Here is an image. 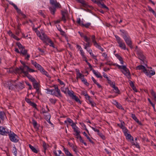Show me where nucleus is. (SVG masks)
I'll return each instance as SVG.
<instances>
[{
	"mask_svg": "<svg viewBox=\"0 0 156 156\" xmlns=\"http://www.w3.org/2000/svg\"><path fill=\"white\" fill-rule=\"evenodd\" d=\"M120 68L119 69H121V71L129 79H131V74L128 69L127 68L126 66H119Z\"/></svg>",
	"mask_w": 156,
	"mask_h": 156,
	"instance_id": "1",
	"label": "nucleus"
},
{
	"mask_svg": "<svg viewBox=\"0 0 156 156\" xmlns=\"http://www.w3.org/2000/svg\"><path fill=\"white\" fill-rule=\"evenodd\" d=\"M55 89L48 90V92H51V94L53 95H55L57 97H62V95L60 93V90L58 88L57 86L54 85Z\"/></svg>",
	"mask_w": 156,
	"mask_h": 156,
	"instance_id": "2",
	"label": "nucleus"
},
{
	"mask_svg": "<svg viewBox=\"0 0 156 156\" xmlns=\"http://www.w3.org/2000/svg\"><path fill=\"white\" fill-rule=\"evenodd\" d=\"M40 37L44 42L47 43H49L50 46L54 48V43L46 35L43 34L42 36H40Z\"/></svg>",
	"mask_w": 156,
	"mask_h": 156,
	"instance_id": "3",
	"label": "nucleus"
},
{
	"mask_svg": "<svg viewBox=\"0 0 156 156\" xmlns=\"http://www.w3.org/2000/svg\"><path fill=\"white\" fill-rule=\"evenodd\" d=\"M115 37L117 42L119 44V46L121 48L124 50L126 49V46L124 43L120 39V37L117 35H115Z\"/></svg>",
	"mask_w": 156,
	"mask_h": 156,
	"instance_id": "4",
	"label": "nucleus"
},
{
	"mask_svg": "<svg viewBox=\"0 0 156 156\" xmlns=\"http://www.w3.org/2000/svg\"><path fill=\"white\" fill-rule=\"evenodd\" d=\"M105 0H98V7L108 11L109 9L105 4Z\"/></svg>",
	"mask_w": 156,
	"mask_h": 156,
	"instance_id": "5",
	"label": "nucleus"
},
{
	"mask_svg": "<svg viewBox=\"0 0 156 156\" xmlns=\"http://www.w3.org/2000/svg\"><path fill=\"white\" fill-rule=\"evenodd\" d=\"M10 139L11 141L15 143H17L19 141L18 136L14 133L9 134Z\"/></svg>",
	"mask_w": 156,
	"mask_h": 156,
	"instance_id": "6",
	"label": "nucleus"
},
{
	"mask_svg": "<svg viewBox=\"0 0 156 156\" xmlns=\"http://www.w3.org/2000/svg\"><path fill=\"white\" fill-rule=\"evenodd\" d=\"M124 40L126 42V44L131 48H133V47L132 45V42L130 38L128 37L126 35L123 37Z\"/></svg>",
	"mask_w": 156,
	"mask_h": 156,
	"instance_id": "7",
	"label": "nucleus"
},
{
	"mask_svg": "<svg viewBox=\"0 0 156 156\" xmlns=\"http://www.w3.org/2000/svg\"><path fill=\"white\" fill-rule=\"evenodd\" d=\"M136 54L139 58L141 60L143 61L144 62V61L145 58V57L143 55L142 51L140 50H137L136 51Z\"/></svg>",
	"mask_w": 156,
	"mask_h": 156,
	"instance_id": "8",
	"label": "nucleus"
},
{
	"mask_svg": "<svg viewBox=\"0 0 156 156\" xmlns=\"http://www.w3.org/2000/svg\"><path fill=\"white\" fill-rule=\"evenodd\" d=\"M50 3L51 5L54 6V8H61L60 4L56 0H50Z\"/></svg>",
	"mask_w": 156,
	"mask_h": 156,
	"instance_id": "9",
	"label": "nucleus"
},
{
	"mask_svg": "<svg viewBox=\"0 0 156 156\" xmlns=\"http://www.w3.org/2000/svg\"><path fill=\"white\" fill-rule=\"evenodd\" d=\"M61 12L62 15L61 20L63 21L64 23H66V18L68 16L67 11V10H61Z\"/></svg>",
	"mask_w": 156,
	"mask_h": 156,
	"instance_id": "10",
	"label": "nucleus"
},
{
	"mask_svg": "<svg viewBox=\"0 0 156 156\" xmlns=\"http://www.w3.org/2000/svg\"><path fill=\"white\" fill-rule=\"evenodd\" d=\"M9 133L7 129L3 126H0V134L2 135H6Z\"/></svg>",
	"mask_w": 156,
	"mask_h": 156,
	"instance_id": "11",
	"label": "nucleus"
},
{
	"mask_svg": "<svg viewBox=\"0 0 156 156\" xmlns=\"http://www.w3.org/2000/svg\"><path fill=\"white\" fill-rule=\"evenodd\" d=\"M33 86L34 88L36 90V93L39 94L40 91L39 90L40 85V84L36 82L33 83Z\"/></svg>",
	"mask_w": 156,
	"mask_h": 156,
	"instance_id": "12",
	"label": "nucleus"
},
{
	"mask_svg": "<svg viewBox=\"0 0 156 156\" xmlns=\"http://www.w3.org/2000/svg\"><path fill=\"white\" fill-rule=\"evenodd\" d=\"M136 69H138L139 70L142 69L143 72L145 73L148 76L149 74V73L148 72V71L143 66L139 65L136 67Z\"/></svg>",
	"mask_w": 156,
	"mask_h": 156,
	"instance_id": "13",
	"label": "nucleus"
},
{
	"mask_svg": "<svg viewBox=\"0 0 156 156\" xmlns=\"http://www.w3.org/2000/svg\"><path fill=\"white\" fill-rule=\"evenodd\" d=\"M16 81V80L15 81L11 80L10 81L7 82V84L9 87V89H12L13 88V86H14L15 87H16L18 86L17 84H15L14 83Z\"/></svg>",
	"mask_w": 156,
	"mask_h": 156,
	"instance_id": "14",
	"label": "nucleus"
},
{
	"mask_svg": "<svg viewBox=\"0 0 156 156\" xmlns=\"http://www.w3.org/2000/svg\"><path fill=\"white\" fill-rule=\"evenodd\" d=\"M24 75L27 76V78L32 82H36V80L35 79L33 78L31 75L29 74L27 71H26L25 72H24Z\"/></svg>",
	"mask_w": 156,
	"mask_h": 156,
	"instance_id": "15",
	"label": "nucleus"
},
{
	"mask_svg": "<svg viewBox=\"0 0 156 156\" xmlns=\"http://www.w3.org/2000/svg\"><path fill=\"white\" fill-rule=\"evenodd\" d=\"M15 72L16 73H18L21 74L22 73H23L24 74V72H25L26 71H24V69L23 68L22 66L20 67L19 68H16L14 70Z\"/></svg>",
	"mask_w": 156,
	"mask_h": 156,
	"instance_id": "16",
	"label": "nucleus"
},
{
	"mask_svg": "<svg viewBox=\"0 0 156 156\" xmlns=\"http://www.w3.org/2000/svg\"><path fill=\"white\" fill-rule=\"evenodd\" d=\"M25 100L30 105L32 106L33 107L36 108H37V105L35 103H34L32 102L30 99L25 98Z\"/></svg>",
	"mask_w": 156,
	"mask_h": 156,
	"instance_id": "17",
	"label": "nucleus"
},
{
	"mask_svg": "<svg viewBox=\"0 0 156 156\" xmlns=\"http://www.w3.org/2000/svg\"><path fill=\"white\" fill-rule=\"evenodd\" d=\"M131 117L139 125H142V124L139 121L136 117L135 115L133 114H131Z\"/></svg>",
	"mask_w": 156,
	"mask_h": 156,
	"instance_id": "18",
	"label": "nucleus"
},
{
	"mask_svg": "<svg viewBox=\"0 0 156 156\" xmlns=\"http://www.w3.org/2000/svg\"><path fill=\"white\" fill-rule=\"evenodd\" d=\"M62 147L63 148L64 151L67 156H73V155L69 152L67 149L65 148L64 146H62Z\"/></svg>",
	"mask_w": 156,
	"mask_h": 156,
	"instance_id": "19",
	"label": "nucleus"
},
{
	"mask_svg": "<svg viewBox=\"0 0 156 156\" xmlns=\"http://www.w3.org/2000/svg\"><path fill=\"white\" fill-rule=\"evenodd\" d=\"M9 4L13 6L14 8L16 10L17 12L18 13H20L21 14V13H22L21 12V10L20 9H19L17 7V6L16 5H15L14 3H13L12 2H9Z\"/></svg>",
	"mask_w": 156,
	"mask_h": 156,
	"instance_id": "20",
	"label": "nucleus"
},
{
	"mask_svg": "<svg viewBox=\"0 0 156 156\" xmlns=\"http://www.w3.org/2000/svg\"><path fill=\"white\" fill-rule=\"evenodd\" d=\"M30 148L31 149L33 152L35 153H37L38 152V150H37L36 148L33 146L31 144H29Z\"/></svg>",
	"mask_w": 156,
	"mask_h": 156,
	"instance_id": "21",
	"label": "nucleus"
},
{
	"mask_svg": "<svg viewBox=\"0 0 156 156\" xmlns=\"http://www.w3.org/2000/svg\"><path fill=\"white\" fill-rule=\"evenodd\" d=\"M115 56L120 61V63L122 65H123L124 63V61H123V58L122 57L119 55L118 54H116L115 55Z\"/></svg>",
	"mask_w": 156,
	"mask_h": 156,
	"instance_id": "22",
	"label": "nucleus"
},
{
	"mask_svg": "<svg viewBox=\"0 0 156 156\" xmlns=\"http://www.w3.org/2000/svg\"><path fill=\"white\" fill-rule=\"evenodd\" d=\"M104 132L101 133L100 132V130L98 129V135L103 140L105 139V137L104 134Z\"/></svg>",
	"mask_w": 156,
	"mask_h": 156,
	"instance_id": "23",
	"label": "nucleus"
},
{
	"mask_svg": "<svg viewBox=\"0 0 156 156\" xmlns=\"http://www.w3.org/2000/svg\"><path fill=\"white\" fill-rule=\"evenodd\" d=\"M73 129L74 131L76 133V134H75L76 136H80V132L77 129L78 128L76 126H75L73 128Z\"/></svg>",
	"mask_w": 156,
	"mask_h": 156,
	"instance_id": "24",
	"label": "nucleus"
},
{
	"mask_svg": "<svg viewBox=\"0 0 156 156\" xmlns=\"http://www.w3.org/2000/svg\"><path fill=\"white\" fill-rule=\"evenodd\" d=\"M112 87L114 89V92L118 94L120 93V91L118 87H116L115 85H112Z\"/></svg>",
	"mask_w": 156,
	"mask_h": 156,
	"instance_id": "25",
	"label": "nucleus"
},
{
	"mask_svg": "<svg viewBox=\"0 0 156 156\" xmlns=\"http://www.w3.org/2000/svg\"><path fill=\"white\" fill-rule=\"evenodd\" d=\"M32 124L35 128L37 129H39L38 127L37 126V122L34 119H32Z\"/></svg>",
	"mask_w": 156,
	"mask_h": 156,
	"instance_id": "26",
	"label": "nucleus"
},
{
	"mask_svg": "<svg viewBox=\"0 0 156 156\" xmlns=\"http://www.w3.org/2000/svg\"><path fill=\"white\" fill-rule=\"evenodd\" d=\"M27 53V50L25 49L24 48L22 49L20 52V54H22L23 56H26Z\"/></svg>",
	"mask_w": 156,
	"mask_h": 156,
	"instance_id": "27",
	"label": "nucleus"
},
{
	"mask_svg": "<svg viewBox=\"0 0 156 156\" xmlns=\"http://www.w3.org/2000/svg\"><path fill=\"white\" fill-rule=\"evenodd\" d=\"M76 78L78 79V78L80 79L81 80L82 79V78L84 77V76L81 73L79 72H78L76 74Z\"/></svg>",
	"mask_w": 156,
	"mask_h": 156,
	"instance_id": "28",
	"label": "nucleus"
},
{
	"mask_svg": "<svg viewBox=\"0 0 156 156\" xmlns=\"http://www.w3.org/2000/svg\"><path fill=\"white\" fill-rule=\"evenodd\" d=\"M72 98L76 102H79L81 104V102L79 98L76 96V95H73V96L72 97Z\"/></svg>",
	"mask_w": 156,
	"mask_h": 156,
	"instance_id": "29",
	"label": "nucleus"
},
{
	"mask_svg": "<svg viewBox=\"0 0 156 156\" xmlns=\"http://www.w3.org/2000/svg\"><path fill=\"white\" fill-rule=\"evenodd\" d=\"M125 136H126V139L129 140H133V137L131 136V135L130 134L128 133L126 134V135H125Z\"/></svg>",
	"mask_w": 156,
	"mask_h": 156,
	"instance_id": "30",
	"label": "nucleus"
},
{
	"mask_svg": "<svg viewBox=\"0 0 156 156\" xmlns=\"http://www.w3.org/2000/svg\"><path fill=\"white\" fill-rule=\"evenodd\" d=\"M49 9L51 14L54 15L56 10V8L54 7H50Z\"/></svg>",
	"mask_w": 156,
	"mask_h": 156,
	"instance_id": "31",
	"label": "nucleus"
},
{
	"mask_svg": "<svg viewBox=\"0 0 156 156\" xmlns=\"http://www.w3.org/2000/svg\"><path fill=\"white\" fill-rule=\"evenodd\" d=\"M5 115V113L4 112L1 111L0 112V118L1 119L4 120V117Z\"/></svg>",
	"mask_w": 156,
	"mask_h": 156,
	"instance_id": "32",
	"label": "nucleus"
},
{
	"mask_svg": "<svg viewBox=\"0 0 156 156\" xmlns=\"http://www.w3.org/2000/svg\"><path fill=\"white\" fill-rule=\"evenodd\" d=\"M78 2L82 4L83 6H85L87 5L85 1L84 0H76Z\"/></svg>",
	"mask_w": 156,
	"mask_h": 156,
	"instance_id": "33",
	"label": "nucleus"
},
{
	"mask_svg": "<svg viewBox=\"0 0 156 156\" xmlns=\"http://www.w3.org/2000/svg\"><path fill=\"white\" fill-rule=\"evenodd\" d=\"M95 37L94 35H93L91 37L92 42L94 43V45L97 47L98 45L96 41L95 40Z\"/></svg>",
	"mask_w": 156,
	"mask_h": 156,
	"instance_id": "34",
	"label": "nucleus"
},
{
	"mask_svg": "<svg viewBox=\"0 0 156 156\" xmlns=\"http://www.w3.org/2000/svg\"><path fill=\"white\" fill-rule=\"evenodd\" d=\"M83 134L85 136H86V137H87V139L88 140H89V141L91 143H93V141L92 140L90 139V138L88 136V135H87V134L85 133V132H83Z\"/></svg>",
	"mask_w": 156,
	"mask_h": 156,
	"instance_id": "35",
	"label": "nucleus"
},
{
	"mask_svg": "<svg viewBox=\"0 0 156 156\" xmlns=\"http://www.w3.org/2000/svg\"><path fill=\"white\" fill-rule=\"evenodd\" d=\"M151 93L152 96L154 98V100L156 101V95L155 92L152 90Z\"/></svg>",
	"mask_w": 156,
	"mask_h": 156,
	"instance_id": "36",
	"label": "nucleus"
},
{
	"mask_svg": "<svg viewBox=\"0 0 156 156\" xmlns=\"http://www.w3.org/2000/svg\"><path fill=\"white\" fill-rule=\"evenodd\" d=\"M83 83L87 86H88L89 83H88L87 81V80L86 79L84 78V77L82 78L81 79Z\"/></svg>",
	"mask_w": 156,
	"mask_h": 156,
	"instance_id": "37",
	"label": "nucleus"
},
{
	"mask_svg": "<svg viewBox=\"0 0 156 156\" xmlns=\"http://www.w3.org/2000/svg\"><path fill=\"white\" fill-rule=\"evenodd\" d=\"M36 68H37L38 70H40V71L41 72L42 70H43V68L39 64H37V67Z\"/></svg>",
	"mask_w": 156,
	"mask_h": 156,
	"instance_id": "38",
	"label": "nucleus"
},
{
	"mask_svg": "<svg viewBox=\"0 0 156 156\" xmlns=\"http://www.w3.org/2000/svg\"><path fill=\"white\" fill-rule=\"evenodd\" d=\"M17 45L18 46L20 49L22 50L24 47H23L22 45L20 42H18L16 43Z\"/></svg>",
	"mask_w": 156,
	"mask_h": 156,
	"instance_id": "39",
	"label": "nucleus"
},
{
	"mask_svg": "<svg viewBox=\"0 0 156 156\" xmlns=\"http://www.w3.org/2000/svg\"><path fill=\"white\" fill-rule=\"evenodd\" d=\"M12 151L13 153L14 154L15 156H16L17 154V149L15 147H13Z\"/></svg>",
	"mask_w": 156,
	"mask_h": 156,
	"instance_id": "40",
	"label": "nucleus"
},
{
	"mask_svg": "<svg viewBox=\"0 0 156 156\" xmlns=\"http://www.w3.org/2000/svg\"><path fill=\"white\" fill-rule=\"evenodd\" d=\"M42 74L44 75H46L48 77H49V76L48 74V73L45 70L43 69V70H42V72H41Z\"/></svg>",
	"mask_w": 156,
	"mask_h": 156,
	"instance_id": "41",
	"label": "nucleus"
},
{
	"mask_svg": "<svg viewBox=\"0 0 156 156\" xmlns=\"http://www.w3.org/2000/svg\"><path fill=\"white\" fill-rule=\"evenodd\" d=\"M49 101L52 104H55L57 101V100L51 98L50 99Z\"/></svg>",
	"mask_w": 156,
	"mask_h": 156,
	"instance_id": "42",
	"label": "nucleus"
},
{
	"mask_svg": "<svg viewBox=\"0 0 156 156\" xmlns=\"http://www.w3.org/2000/svg\"><path fill=\"white\" fill-rule=\"evenodd\" d=\"M46 108H47V111H45V110L44 108H42V112L43 113H47V112H48L49 111V109L48 108L47 106H46Z\"/></svg>",
	"mask_w": 156,
	"mask_h": 156,
	"instance_id": "43",
	"label": "nucleus"
},
{
	"mask_svg": "<svg viewBox=\"0 0 156 156\" xmlns=\"http://www.w3.org/2000/svg\"><path fill=\"white\" fill-rule=\"evenodd\" d=\"M84 40L87 42H89L90 40V38H88L87 36H84Z\"/></svg>",
	"mask_w": 156,
	"mask_h": 156,
	"instance_id": "44",
	"label": "nucleus"
},
{
	"mask_svg": "<svg viewBox=\"0 0 156 156\" xmlns=\"http://www.w3.org/2000/svg\"><path fill=\"white\" fill-rule=\"evenodd\" d=\"M43 147L44 150H46L47 149V145L45 142L44 141L43 142Z\"/></svg>",
	"mask_w": 156,
	"mask_h": 156,
	"instance_id": "45",
	"label": "nucleus"
},
{
	"mask_svg": "<svg viewBox=\"0 0 156 156\" xmlns=\"http://www.w3.org/2000/svg\"><path fill=\"white\" fill-rule=\"evenodd\" d=\"M60 31V32L61 34L63 36H66V34L65 32L63 31L62 29L59 30Z\"/></svg>",
	"mask_w": 156,
	"mask_h": 156,
	"instance_id": "46",
	"label": "nucleus"
},
{
	"mask_svg": "<svg viewBox=\"0 0 156 156\" xmlns=\"http://www.w3.org/2000/svg\"><path fill=\"white\" fill-rule=\"evenodd\" d=\"M148 8L149 11L151 12L152 13H154L155 11L150 6H148Z\"/></svg>",
	"mask_w": 156,
	"mask_h": 156,
	"instance_id": "47",
	"label": "nucleus"
},
{
	"mask_svg": "<svg viewBox=\"0 0 156 156\" xmlns=\"http://www.w3.org/2000/svg\"><path fill=\"white\" fill-rule=\"evenodd\" d=\"M73 151L75 152L76 153L77 151V147L76 146H74V145L72 147Z\"/></svg>",
	"mask_w": 156,
	"mask_h": 156,
	"instance_id": "48",
	"label": "nucleus"
},
{
	"mask_svg": "<svg viewBox=\"0 0 156 156\" xmlns=\"http://www.w3.org/2000/svg\"><path fill=\"white\" fill-rule=\"evenodd\" d=\"M107 80L108 81V83L110 84L111 87L112 85H115V83L112 82L110 80L108 79Z\"/></svg>",
	"mask_w": 156,
	"mask_h": 156,
	"instance_id": "49",
	"label": "nucleus"
},
{
	"mask_svg": "<svg viewBox=\"0 0 156 156\" xmlns=\"http://www.w3.org/2000/svg\"><path fill=\"white\" fill-rule=\"evenodd\" d=\"M122 130L124 135H126V134L128 133L127 132H128V130L126 128H125L123 129Z\"/></svg>",
	"mask_w": 156,
	"mask_h": 156,
	"instance_id": "50",
	"label": "nucleus"
},
{
	"mask_svg": "<svg viewBox=\"0 0 156 156\" xmlns=\"http://www.w3.org/2000/svg\"><path fill=\"white\" fill-rule=\"evenodd\" d=\"M73 92V91H72V92H71L70 90H69L68 88V93L71 97H72V96H73V95H74Z\"/></svg>",
	"mask_w": 156,
	"mask_h": 156,
	"instance_id": "51",
	"label": "nucleus"
},
{
	"mask_svg": "<svg viewBox=\"0 0 156 156\" xmlns=\"http://www.w3.org/2000/svg\"><path fill=\"white\" fill-rule=\"evenodd\" d=\"M82 25L83 27H85L86 28H88L90 25V24L89 23H87L85 24H84L83 23H82Z\"/></svg>",
	"mask_w": 156,
	"mask_h": 156,
	"instance_id": "52",
	"label": "nucleus"
},
{
	"mask_svg": "<svg viewBox=\"0 0 156 156\" xmlns=\"http://www.w3.org/2000/svg\"><path fill=\"white\" fill-rule=\"evenodd\" d=\"M50 118V115L48 114L47 115H46L45 117V119H46V120H49Z\"/></svg>",
	"mask_w": 156,
	"mask_h": 156,
	"instance_id": "53",
	"label": "nucleus"
},
{
	"mask_svg": "<svg viewBox=\"0 0 156 156\" xmlns=\"http://www.w3.org/2000/svg\"><path fill=\"white\" fill-rule=\"evenodd\" d=\"M31 63L35 67H37V64H38L36 62H34V61L33 60L31 61Z\"/></svg>",
	"mask_w": 156,
	"mask_h": 156,
	"instance_id": "54",
	"label": "nucleus"
},
{
	"mask_svg": "<svg viewBox=\"0 0 156 156\" xmlns=\"http://www.w3.org/2000/svg\"><path fill=\"white\" fill-rule=\"evenodd\" d=\"M148 72L149 73V74L148 76L150 75V74L152 76L155 74V72L154 71L152 70H151V71H148Z\"/></svg>",
	"mask_w": 156,
	"mask_h": 156,
	"instance_id": "55",
	"label": "nucleus"
},
{
	"mask_svg": "<svg viewBox=\"0 0 156 156\" xmlns=\"http://www.w3.org/2000/svg\"><path fill=\"white\" fill-rule=\"evenodd\" d=\"M90 42H87V44H86L85 45V47L84 48L85 49L87 50V47H90Z\"/></svg>",
	"mask_w": 156,
	"mask_h": 156,
	"instance_id": "56",
	"label": "nucleus"
},
{
	"mask_svg": "<svg viewBox=\"0 0 156 156\" xmlns=\"http://www.w3.org/2000/svg\"><path fill=\"white\" fill-rule=\"evenodd\" d=\"M27 72L28 71L30 72H37V70H35L33 69H31L29 68L27 70Z\"/></svg>",
	"mask_w": 156,
	"mask_h": 156,
	"instance_id": "57",
	"label": "nucleus"
},
{
	"mask_svg": "<svg viewBox=\"0 0 156 156\" xmlns=\"http://www.w3.org/2000/svg\"><path fill=\"white\" fill-rule=\"evenodd\" d=\"M68 88H62L61 90L62 92H64L65 93H66L67 92V90H68Z\"/></svg>",
	"mask_w": 156,
	"mask_h": 156,
	"instance_id": "58",
	"label": "nucleus"
},
{
	"mask_svg": "<svg viewBox=\"0 0 156 156\" xmlns=\"http://www.w3.org/2000/svg\"><path fill=\"white\" fill-rule=\"evenodd\" d=\"M39 13L42 16L44 17H45V15H44L41 10H40L39 11Z\"/></svg>",
	"mask_w": 156,
	"mask_h": 156,
	"instance_id": "59",
	"label": "nucleus"
},
{
	"mask_svg": "<svg viewBox=\"0 0 156 156\" xmlns=\"http://www.w3.org/2000/svg\"><path fill=\"white\" fill-rule=\"evenodd\" d=\"M67 121L69 123H72L73 122V121L69 118H67Z\"/></svg>",
	"mask_w": 156,
	"mask_h": 156,
	"instance_id": "60",
	"label": "nucleus"
},
{
	"mask_svg": "<svg viewBox=\"0 0 156 156\" xmlns=\"http://www.w3.org/2000/svg\"><path fill=\"white\" fill-rule=\"evenodd\" d=\"M98 49L101 51L103 52L104 51V49L99 45L98 44Z\"/></svg>",
	"mask_w": 156,
	"mask_h": 156,
	"instance_id": "61",
	"label": "nucleus"
},
{
	"mask_svg": "<svg viewBox=\"0 0 156 156\" xmlns=\"http://www.w3.org/2000/svg\"><path fill=\"white\" fill-rule=\"evenodd\" d=\"M26 83L27 84V85H28V86H29V89H31L32 88L31 85L28 82H26Z\"/></svg>",
	"mask_w": 156,
	"mask_h": 156,
	"instance_id": "62",
	"label": "nucleus"
},
{
	"mask_svg": "<svg viewBox=\"0 0 156 156\" xmlns=\"http://www.w3.org/2000/svg\"><path fill=\"white\" fill-rule=\"evenodd\" d=\"M38 49L40 52H41V55H43L44 53V51L43 50H42L41 48H38Z\"/></svg>",
	"mask_w": 156,
	"mask_h": 156,
	"instance_id": "63",
	"label": "nucleus"
},
{
	"mask_svg": "<svg viewBox=\"0 0 156 156\" xmlns=\"http://www.w3.org/2000/svg\"><path fill=\"white\" fill-rule=\"evenodd\" d=\"M58 82L61 85H64V83L60 79H58Z\"/></svg>",
	"mask_w": 156,
	"mask_h": 156,
	"instance_id": "64",
	"label": "nucleus"
}]
</instances>
